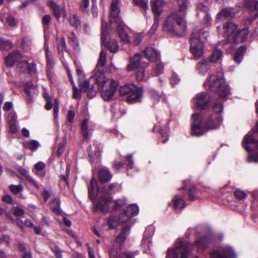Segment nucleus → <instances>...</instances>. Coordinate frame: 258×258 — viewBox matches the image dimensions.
I'll list each match as a JSON object with an SVG mask.
<instances>
[{"label": "nucleus", "mask_w": 258, "mask_h": 258, "mask_svg": "<svg viewBox=\"0 0 258 258\" xmlns=\"http://www.w3.org/2000/svg\"><path fill=\"white\" fill-rule=\"evenodd\" d=\"M179 11H173L165 21L163 29L178 36H183L186 31L185 11L189 7V0H177Z\"/></svg>", "instance_id": "nucleus-1"}, {"label": "nucleus", "mask_w": 258, "mask_h": 258, "mask_svg": "<svg viewBox=\"0 0 258 258\" xmlns=\"http://www.w3.org/2000/svg\"><path fill=\"white\" fill-rule=\"evenodd\" d=\"M89 196L93 200L96 197L97 199L94 201L96 210H100L102 212H110L120 208V206L116 201H114L109 197L102 196L100 190L97 186V180L92 178L90 185L88 188Z\"/></svg>", "instance_id": "nucleus-2"}, {"label": "nucleus", "mask_w": 258, "mask_h": 258, "mask_svg": "<svg viewBox=\"0 0 258 258\" xmlns=\"http://www.w3.org/2000/svg\"><path fill=\"white\" fill-rule=\"evenodd\" d=\"M192 135L201 136L207 133L209 130L219 128L222 123V118L220 114H213L209 117L208 119L203 125V117L202 115L194 113L192 116Z\"/></svg>", "instance_id": "nucleus-3"}, {"label": "nucleus", "mask_w": 258, "mask_h": 258, "mask_svg": "<svg viewBox=\"0 0 258 258\" xmlns=\"http://www.w3.org/2000/svg\"><path fill=\"white\" fill-rule=\"evenodd\" d=\"M223 30L221 35L226 42L230 43H238L245 41L248 38L249 32L247 28L240 29L238 25L232 22L224 24Z\"/></svg>", "instance_id": "nucleus-4"}, {"label": "nucleus", "mask_w": 258, "mask_h": 258, "mask_svg": "<svg viewBox=\"0 0 258 258\" xmlns=\"http://www.w3.org/2000/svg\"><path fill=\"white\" fill-rule=\"evenodd\" d=\"M204 86L208 87L211 91L217 93L221 99H224L230 94V88L222 74L211 75Z\"/></svg>", "instance_id": "nucleus-5"}, {"label": "nucleus", "mask_w": 258, "mask_h": 258, "mask_svg": "<svg viewBox=\"0 0 258 258\" xmlns=\"http://www.w3.org/2000/svg\"><path fill=\"white\" fill-rule=\"evenodd\" d=\"M119 0H112L109 22L111 25H112L117 27V31L121 41L125 43H129L131 42V40L125 32L123 27V23L118 16L119 13Z\"/></svg>", "instance_id": "nucleus-6"}, {"label": "nucleus", "mask_w": 258, "mask_h": 258, "mask_svg": "<svg viewBox=\"0 0 258 258\" xmlns=\"http://www.w3.org/2000/svg\"><path fill=\"white\" fill-rule=\"evenodd\" d=\"M209 36L208 32L201 28L195 29L190 39V51L195 58H199L204 53V43Z\"/></svg>", "instance_id": "nucleus-7"}, {"label": "nucleus", "mask_w": 258, "mask_h": 258, "mask_svg": "<svg viewBox=\"0 0 258 258\" xmlns=\"http://www.w3.org/2000/svg\"><path fill=\"white\" fill-rule=\"evenodd\" d=\"M192 253V243L178 239L174 248L167 250L166 258H189Z\"/></svg>", "instance_id": "nucleus-8"}, {"label": "nucleus", "mask_w": 258, "mask_h": 258, "mask_svg": "<svg viewBox=\"0 0 258 258\" xmlns=\"http://www.w3.org/2000/svg\"><path fill=\"white\" fill-rule=\"evenodd\" d=\"M99 76L97 78L98 87L101 86V95L105 100L111 99L117 90L118 83L111 79H107L104 74L100 72Z\"/></svg>", "instance_id": "nucleus-9"}, {"label": "nucleus", "mask_w": 258, "mask_h": 258, "mask_svg": "<svg viewBox=\"0 0 258 258\" xmlns=\"http://www.w3.org/2000/svg\"><path fill=\"white\" fill-rule=\"evenodd\" d=\"M119 92L121 95H128L126 98V101L129 103H134L141 100L142 91L134 84H125L121 86Z\"/></svg>", "instance_id": "nucleus-10"}, {"label": "nucleus", "mask_w": 258, "mask_h": 258, "mask_svg": "<svg viewBox=\"0 0 258 258\" xmlns=\"http://www.w3.org/2000/svg\"><path fill=\"white\" fill-rule=\"evenodd\" d=\"M99 74L100 72L95 73L94 75L88 80L80 82L81 90L83 92H87L88 96L90 98L94 97L98 91L97 78L99 76Z\"/></svg>", "instance_id": "nucleus-11"}, {"label": "nucleus", "mask_w": 258, "mask_h": 258, "mask_svg": "<svg viewBox=\"0 0 258 258\" xmlns=\"http://www.w3.org/2000/svg\"><path fill=\"white\" fill-rule=\"evenodd\" d=\"M108 25L106 22L102 21L101 24V40L102 44L107 46L109 50L112 52H116L119 49V46L117 41L114 40H111L108 42L109 38L108 32L107 31Z\"/></svg>", "instance_id": "nucleus-12"}, {"label": "nucleus", "mask_w": 258, "mask_h": 258, "mask_svg": "<svg viewBox=\"0 0 258 258\" xmlns=\"http://www.w3.org/2000/svg\"><path fill=\"white\" fill-rule=\"evenodd\" d=\"M210 258H237V254L232 247L226 245L211 252Z\"/></svg>", "instance_id": "nucleus-13"}, {"label": "nucleus", "mask_w": 258, "mask_h": 258, "mask_svg": "<svg viewBox=\"0 0 258 258\" xmlns=\"http://www.w3.org/2000/svg\"><path fill=\"white\" fill-rule=\"evenodd\" d=\"M193 101L198 109H204L209 106L210 98L207 93L201 92L196 96Z\"/></svg>", "instance_id": "nucleus-14"}, {"label": "nucleus", "mask_w": 258, "mask_h": 258, "mask_svg": "<svg viewBox=\"0 0 258 258\" xmlns=\"http://www.w3.org/2000/svg\"><path fill=\"white\" fill-rule=\"evenodd\" d=\"M242 145L248 152L254 151L258 148V141L254 138L250 132H249L244 137Z\"/></svg>", "instance_id": "nucleus-15"}, {"label": "nucleus", "mask_w": 258, "mask_h": 258, "mask_svg": "<svg viewBox=\"0 0 258 258\" xmlns=\"http://www.w3.org/2000/svg\"><path fill=\"white\" fill-rule=\"evenodd\" d=\"M139 213L138 207L134 204L130 205L124 211L122 218H119L118 222L120 223L128 222L131 217L136 216Z\"/></svg>", "instance_id": "nucleus-16"}, {"label": "nucleus", "mask_w": 258, "mask_h": 258, "mask_svg": "<svg viewBox=\"0 0 258 258\" xmlns=\"http://www.w3.org/2000/svg\"><path fill=\"white\" fill-rule=\"evenodd\" d=\"M21 58L20 52L16 50L10 52L5 59L6 64L8 67L13 66L15 62Z\"/></svg>", "instance_id": "nucleus-17"}, {"label": "nucleus", "mask_w": 258, "mask_h": 258, "mask_svg": "<svg viewBox=\"0 0 258 258\" xmlns=\"http://www.w3.org/2000/svg\"><path fill=\"white\" fill-rule=\"evenodd\" d=\"M238 11H235L232 8H226L218 13L217 16V22H220L223 19L234 17Z\"/></svg>", "instance_id": "nucleus-18"}, {"label": "nucleus", "mask_w": 258, "mask_h": 258, "mask_svg": "<svg viewBox=\"0 0 258 258\" xmlns=\"http://www.w3.org/2000/svg\"><path fill=\"white\" fill-rule=\"evenodd\" d=\"M145 57L150 61H154L160 59V53L152 47H148L144 51Z\"/></svg>", "instance_id": "nucleus-19"}, {"label": "nucleus", "mask_w": 258, "mask_h": 258, "mask_svg": "<svg viewBox=\"0 0 258 258\" xmlns=\"http://www.w3.org/2000/svg\"><path fill=\"white\" fill-rule=\"evenodd\" d=\"M5 18L6 19L5 24L7 26L14 27L17 24V21L15 19L10 15L6 14L5 10H2L0 14V19L4 21Z\"/></svg>", "instance_id": "nucleus-20"}, {"label": "nucleus", "mask_w": 258, "mask_h": 258, "mask_svg": "<svg viewBox=\"0 0 258 258\" xmlns=\"http://www.w3.org/2000/svg\"><path fill=\"white\" fill-rule=\"evenodd\" d=\"M151 9L153 13L158 17L162 12V7L163 2L162 0H151Z\"/></svg>", "instance_id": "nucleus-21"}, {"label": "nucleus", "mask_w": 258, "mask_h": 258, "mask_svg": "<svg viewBox=\"0 0 258 258\" xmlns=\"http://www.w3.org/2000/svg\"><path fill=\"white\" fill-rule=\"evenodd\" d=\"M211 241V238L209 236L202 237L194 242V245L199 249H204L208 246L209 243ZM194 244H192V247Z\"/></svg>", "instance_id": "nucleus-22"}, {"label": "nucleus", "mask_w": 258, "mask_h": 258, "mask_svg": "<svg viewBox=\"0 0 258 258\" xmlns=\"http://www.w3.org/2000/svg\"><path fill=\"white\" fill-rule=\"evenodd\" d=\"M140 55L138 53H136L134 56L131 57L130 62L127 67V70L132 71L140 67Z\"/></svg>", "instance_id": "nucleus-23"}, {"label": "nucleus", "mask_w": 258, "mask_h": 258, "mask_svg": "<svg viewBox=\"0 0 258 258\" xmlns=\"http://www.w3.org/2000/svg\"><path fill=\"white\" fill-rule=\"evenodd\" d=\"M197 15L199 16L200 12L203 14V17L206 23H208L210 21L211 18L208 14V6L206 4L200 3L198 6Z\"/></svg>", "instance_id": "nucleus-24"}, {"label": "nucleus", "mask_w": 258, "mask_h": 258, "mask_svg": "<svg viewBox=\"0 0 258 258\" xmlns=\"http://www.w3.org/2000/svg\"><path fill=\"white\" fill-rule=\"evenodd\" d=\"M112 175L108 168H102L99 172V180L102 183H105L110 180Z\"/></svg>", "instance_id": "nucleus-25"}, {"label": "nucleus", "mask_w": 258, "mask_h": 258, "mask_svg": "<svg viewBox=\"0 0 258 258\" xmlns=\"http://www.w3.org/2000/svg\"><path fill=\"white\" fill-rule=\"evenodd\" d=\"M182 197V195H176L173 198V208L176 211L183 209L185 207V203Z\"/></svg>", "instance_id": "nucleus-26"}, {"label": "nucleus", "mask_w": 258, "mask_h": 258, "mask_svg": "<svg viewBox=\"0 0 258 258\" xmlns=\"http://www.w3.org/2000/svg\"><path fill=\"white\" fill-rule=\"evenodd\" d=\"M17 68L22 72L27 71L29 72H32L36 70L34 64L29 63L27 61L24 60L20 61L17 64Z\"/></svg>", "instance_id": "nucleus-27"}, {"label": "nucleus", "mask_w": 258, "mask_h": 258, "mask_svg": "<svg viewBox=\"0 0 258 258\" xmlns=\"http://www.w3.org/2000/svg\"><path fill=\"white\" fill-rule=\"evenodd\" d=\"M49 4L53 9L54 16L57 19H59L61 17L66 16V13L63 8L59 7L52 1L50 2Z\"/></svg>", "instance_id": "nucleus-28"}, {"label": "nucleus", "mask_w": 258, "mask_h": 258, "mask_svg": "<svg viewBox=\"0 0 258 258\" xmlns=\"http://www.w3.org/2000/svg\"><path fill=\"white\" fill-rule=\"evenodd\" d=\"M152 227H149L146 228L142 242V245L148 249H149L150 247L151 237L152 235V232H149L148 233V232L149 231L152 230Z\"/></svg>", "instance_id": "nucleus-29"}, {"label": "nucleus", "mask_w": 258, "mask_h": 258, "mask_svg": "<svg viewBox=\"0 0 258 258\" xmlns=\"http://www.w3.org/2000/svg\"><path fill=\"white\" fill-rule=\"evenodd\" d=\"M106 61V53L103 50L101 51L97 64L95 69V73L101 71L103 73L102 67L105 64Z\"/></svg>", "instance_id": "nucleus-30"}, {"label": "nucleus", "mask_w": 258, "mask_h": 258, "mask_svg": "<svg viewBox=\"0 0 258 258\" xmlns=\"http://www.w3.org/2000/svg\"><path fill=\"white\" fill-rule=\"evenodd\" d=\"M223 57V52L222 50L218 48H215L209 57L210 61L213 62H220Z\"/></svg>", "instance_id": "nucleus-31"}, {"label": "nucleus", "mask_w": 258, "mask_h": 258, "mask_svg": "<svg viewBox=\"0 0 258 258\" xmlns=\"http://www.w3.org/2000/svg\"><path fill=\"white\" fill-rule=\"evenodd\" d=\"M130 228V227L129 226H125L121 231L120 234L117 237L116 239V242L117 243L119 244V246H120L124 243L125 240L126 236L129 233Z\"/></svg>", "instance_id": "nucleus-32"}, {"label": "nucleus", "mask_w": 258, "mask_h": 258, "mask_svg": "<svg viewBox=\"0 0 258 258\" xmlns=\"http://www.w3.org/2000/svg\"><path fill=\"white\" fill-rule=\"evenodd\" d=\"M45 38L46 41L48 39V38L45 36ZM44 48H45V55L46 57L47 60V66L51 68L52 67L53 64V56L51 53V52L49 50V47H48V43L45 41L44 43Z\"/></svg>", "instance_id": "nucleus-33"}, {"label": "nucleus", "mask_w": 258, "mask_h": 258, "mask_svg": "<svg viewBox=\"0 0 258 258\" xmlns=\"http://www.w3.org/2000/svg\"><path fill=\"white\" fill-rule=\"evenodd\" d=\"M23 146L32 151H35L39 146V143L36 140H29L23 142Z\"/></svg>", "instance_id": "nucleus-34"}, {"label": "nucleus", "mask_w": 258, "mask_h": 258, "mask_svg": "<svg viewBox=\"0 0 258 258\" xmlns=\"http://www.w3.org/2000/svg\"><path fill=\"white\" fill-rule=\"evenodd\" d=\"M153 75L154 76H158L163 73L164 71V67L162 63L159 61V59L156 60V63L153 66Z\"/></svg>", "instance_id": "nucleus-35"}, {"label": "nucleus", "mask_w": 258, "mask_h": 258, "mask_svg": "<svg viewBox=\"0 0 258 258\" xmlns=\"http://www.w3.org/2000/svg\"><path fill=\"white\" fill-rule=\"evenodd\" d=\"M209 68L208 62L205 60H202L197 64V70L203 75L208 72Z\"/></svg>", "instance_id": "nucleus-36"}, {"label": "nucleus", "mask_w": 258, "mask_h": 258, "mask_svg": "<svg viewBox=\"0 0 258 258\" xmlns=\"http://www.w3.org/2000/svg\"><path fill=\"white\" fill-rule=\"evenodd\" d=\"M246 47L244 45L240 46L236 51L234 56V60L238 63H240L242 59L243 55L246 52Z\"/></svg>", "instance_id": "nucleus-37"}, {"label": "nucleus", "mask_w": 258, "mask_h": 258, "mask_svg": "<svg viewBox=\"0 0 258 258\" xmlns=\"http://www.w3.org/2000/svg\"><path fill=\"white\" fill-rule=\"evenodd\" d=\"M18 171L19 172L21 175H22L23 176H25L26 178V179L28 180L29 182H30L31 184L34 185L37 188L39 187L37 182L29 175V171L28 170H26L24 168H20Z\"/></svg>", "instance_id": "nucleus-38"}, {"label": "nucleus", "mask_w": 258, "mask_h": 258, "mask_svg": "<svg viewBox=\"0 0 258 258\" xmlns=\"http://www.w3.org/2000/svg\"><path fill=\"white\" fill-rule=\"evenodd\" d=\"M88 120L87 119H85L83 121L81 125V130L82 133L84 135V138L86 140H88L90 136L89 133L90 130L88 129Z\"/></svg>", "instance_id": "nucleus-39"}, {"label": "nucleus", "mask_w": 258, "mask_h": 258, "mask_svg": "<svg viewBox=\"0 0 258 258\" xmlns=\"http://www.w3.org/2000/svg\"><path fill=\"white\" fill-rule=\"evenodd\" d=\"M136 5L140 7L144 12V15L146 12L149 9L148 0H133Z\"/></svg>", "instance_id": "nucleus-40"}, {"label": "nucleus", "mask_w": 258, "mask_h": 258, "mask_svg": "<svg viewBox=\"0 0 258 258\" xmlns=\"http://www.w3.org/2000/svg\"><path fill=\"white\" fill-rule=\"evenodd\" d=\"M25 91L29 97H31L37 92V87L35 85L29 83L25 87Z\"/></svg>", "instance_id": "nucleus-41"}, {"label": "nucleus", "mask_w": 258, "mask_h": 258, "mask_svg": "<svg viewBox=\"0 0 258 258\" xmlns=\"http://www.w3.org/2000/svg\"><path fill=\"white\" fill-rule=\"evenodd\" d=\"M12 43L5 38L0 37V49L4 50H9L12 48Z\"/></svg>", "instance_id": "nucleus-42"}, {"label": "nucleus", "mask_w": 258, "mask_h": 258, "mask_svg": "<svg viewBox=\"0 0 258 258\" xmlns=\"http://www.w3.org/2000/svg\"><path fill=\"white\" fill-rule=\"evenodd\" d=\"M57 49L59 53L62 52L63 49L66 48V43L63 37L59 39L56 37Z\"/></svg>", "instance_id": "nucleus-43"}, {"label": "nucleus", "mask_w": 258, "mask_h": 258, "mask_svg": "<svg viewBox=\"0 0 258 258\" xmlns=\"http://www.w3.org/2000/svg\"><path fill=\"white\" fill-rule=\"evenodd\" d=\"M69 21L72 26L76 27L77 29L80 27V21L75 15H72L70 17Z\"/></svg>", "instance_id": "nucleus-44"}, {"label": "nucleus", "mask_w": 258, "mask_h": 258, "mask_svg": "<svg viewBox=\"0 0 258 258\" xmlns=\"http://www.w3.org/2000/svg\"><path fill=\"white\" fill-rule=\"evenodd\" d=\"M136 77L139 81H143L145 78V68L140 67L136 69Z\"/></svg>", "instance_id": "nucleus-45"}, {"label": "nucleus", "mask_w": 258, "mask_h": 258, "mask_svg": "<svg viewBox=\"0 0 258 258\" xmlns=\"http://www.w3.org/2000/svg\"><path fill=\"white\" fill-rule=\"evenodd\" d=\"M143 38V35L142 33H135L133 34L132 36V43L135 45L140 44Z\"/></svg>", "instance_id": "nucleus-46"}, {"label": "nucleus", "mask_w": 258, "mask_h": 258, "mask_svg": "<svg viewBox=\"0 0 258 258\" xmlns=\"http://www.w3.org/2000/svg\"><path fill=\"white\" fill-rule=\"evenodd\" d=\"M159 21L160 20L159 19V17H155L154 22L149 31V34L150 36L153 35L157 30L159 26Z\"/></svg>", "instance_id": "nucleus-47"}, {"label": "nucleus", "mask_w": 258, "mask_h": 258, "mask_svg": "<svg viewBox=\"0 0 258 258\" xmlns=\"http://www.w3.org/2000/svg\"><path fill=\"white\" fill-rule=\"evenodd\" d=\"M223 109V104L219 101H216L214 103L213 105V110L216 113H219L222 112Z\"/></svg>", "instance_id": "nucleus-48"}, {"label": "nucleus", "mask_w": 258, "mask_h": 258, "mask_svg": "<svg viewBox=\"0 0 258 258\" xmlns=\"http://www.w3.org/2000/svg\"><path fill=\"white\" fill-rule=\"evenodd\" d=\"M9 188L12 192L16 195L22 191L23 187L21 184L17 185L11 184L10 185Z\"/></svg>", "instance_id": "nucleus-49"}, {"label": "nucleus", "mask_w": 258, "mask_h": 258, "mask_svg": "<svg viewBox=\"0 0 258 258\" xmlns=\"http://www.w3.org/2000/svg\"><path fill=\"white\" fill-rule=\"evenodd\" d=\"M154 132H159L162 135V138H164L163 140V143H165L168 140V135L167 133H163L161 129L160 126L156 125L153 128Z\"/></svg>", "instance_id": "nucleus-50"}, {"label": "nucleus", "mask_w": 258, "mask_h": 258, "mask_svg": "<svg viewBox=\"0 0 258 258\" xmlns=\"http://www.w3.org/2000/svg\"><path fill=\"white\" fill-rule=\"evenodd\" d=\"M89 3V0L82 1L80 9L83 13H87L88 12Z\"/></svg>", "instance_id": "nucleus-51"}, {"label": "nucleus", "mask_w": 258, "mask_h": 258, "mask_svg": "<svg viewBox=\"0 0 258 258\" xmlns=\"http://www.w3.org/2000/svg\"><path fill=\"white\" fill-rule=\"evenodd\" d=\"M50 20L51 17L48 15L44 16L42 18V25L45 31L48 27Z\"/></svg>", "instance_id": "nucleus-52"}, {"label": "nucleus", "mask_w": 258, "mask_h": 258, "mask_svg": "<svg viewBox=\"0 0 258 258\" xmlns=\"http://www.w3.org/2000/svg\"><path fill=\"white\" fill-rule=\"evenodd\" d=\"M107 223L109 228H113L117 226L118 221L115 218L111 217L108 219Z\"/></svg>", "instance_id": "nucleus-53"}, {"label": "nucleus", "mask_w": 258, "mask_h": 258, "mask_svg": "<svg viewBox=\"0 0 258 258\" xmlns=\"http://www.w3.org/2000/svg\"><path fill=\"white\" fill-rule=\"evenodd\" d=\"M246 6L247 8L251 11L254 10L258 11V1L257 2H247L246 3Z\"/></svg>", "instance_id": "nucleus-54"}, {"label": "nucleus", "mask_w": 258, "mask_h": 258, "mask_svg": "<svg viewBox=\"0 0 258 258\" xmlns=\"http://www.w3.org/2000/svg\"><path fill=\"white\" fill-rule=\"evenodd\" d=\"M189 192V198L191 201H194L197 199V197L196 194V188L195 186H191L188 189Z\"/></svg>", "instance_id": "nucleus-55"}, {"label": "nucleus", "mask_w": 258, "mask_h": 258, "mask_svg": "<svg viewBox=\"0 0 258 258\" xmlns=\"http://www.w3.org/2000/svg\"><path fill=\"white\" fill-rule=\"evenodd\" d=\"M151 98L154 101V104L158 102L160 99L159 94L155 90H152L150 92Z\"/></svg>", "instance_id": "nucleus-56"}, {"label": "nucleus", "mask_w": 258, "mask_h": 258, "mask_svg": "<svg viewBox=\"0 0 258 258\" xmlns=\"http://www.w3.org/2000/svg\"><path fill=\"white\" fill-rule=\"evenodd\" d=\"M115 186V184L111 183L109 185L108 187L106 189H104L102 190H100L101 194L104 193L105 194H111L112 192L113 189Z\"/></svg>", "instance_id": "nucleus-57"}, {"label": "nucleus", "mask_w": 258, "mask_h": 258, "mask_svg": "<svg viewBox=\"0 0 258 258\" xmlns=\"http://www.w3.org/2000/svg\"><path fill=\"white\" fill-rule=\"evenodd\" d=\"M10 126L9 131L12 134H14L17 132L18 128L16 124V121L14 122L12 121H10V122H8Z\"/></svg>", "instance_id": "nucleus-58"}, {"label": "nucleus", "mask_w": 258, "mask_h": 258, "mask_svg": "<svg viewBox=\"0 0 258 258\" xmlns=\"http://www.w3.org/2000/svg\"><path fill=\"white\" fill-rule=\"evenodd\" d=\"M235 196L239 200H242L246 197V194L243 191L236 190L235 191Z\"/></svg>", "instance_id": "nucleus-59"}, {"label": "nucleus", "mask_w": 258, "mask_h": 258, "mask_svg": "<svg viewBox=\"0 0 258 258\" xmlns=\"http://www.w3.org/2000/svg\"><path fill=\"white\" fill-rule=\"evenodd\" d=\"M116 258H133V254L130 252H122L117 255Z\"/></svg>", "instance_id": "nucleus-60"}, {"label": "nucleus", "mask_w": 258, "mask_h": 258, "mask_svg": "<svg viewBox=\"0 0 258 258\" xmlns=\"http://www.w3.org/2000/svg\"><path fill=\"white\" fill-rule=\"evenodd\" d=\"M45 98L46 101V105H45V108H46V109L47 110H50V109H51L52 108V103L51 102V100H50V98L49 96L46 93L45 94Z\"/></svg>", "instance_id": "nucleus-61"}, {"label": "nucleus", "mask_w": 258, "mask_h": 258, "mask_svg": "<svg viewBox=\"0 0 258 258\" xmlns=\"http://www.w3.org/2000/svg\"><path fill=\"white\" fill-rule=\"evenodd\" d=\"M180 81V78L177 75L174 74L171 78L170 83L172 86L177 84Z\"/></svg>", "instance_id": "nucleus-62"}, {"label": "nucleus", "mask_w": 258, "mask_h": 258, "mask_svg": "<svg viewBox=\"0 0 258 258\" xmlns=\"http://www.w3.org/2000/svg\"><path fill=\"white\" fill-rule=\"evenodd\" d=\"M52 251L55 253L57 258H62V254L60 249L56 246L52 247Z\"/></svg>", "instance_id": "nucleus-63"}, {"label": "nucleus", "mask_w": 258, "mask_h": 258, "mask_svg": "<svg viewBox=\"0 0 258 258\" xmlns=\"http://www.w3.org/2000/svg\"><path fill=\"white\" fill-rule=\"evenodd\" d=\"M248 160L249 162L258 163V153L249 155L248 156Z\"/></svg>", "instance_id": "nucleus-64"}]
</instances>
